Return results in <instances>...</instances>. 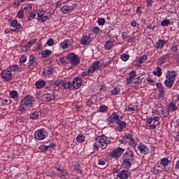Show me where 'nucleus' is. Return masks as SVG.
<instances>
[{
    "mask_svg": "<svg viewBox=\"0 0 179 179\" xmlns=\"http://www.w3.org/2000/svg\"><path fill=\"white\" fill-rule=\"evenodd\" d=\"M168 110L171 113H174L176 110H177V106L174 104L173 103H170L168 106Z\"/></svg>",
    "mask_w": 179,
    "mask_h": 179,
    "instance_id": "nucleus-34",
    "label": "nucleus"
},
{
    "mask_svg": "<svg viewBox=\"0 0 179 179\" xmlns=\"http://www.w3.org/2000/svg\"><path fill=\"white\" fill-rule=\"evenodd\" d=\"M124 149L118 148L117 149H115L113 151H112L110 153V157H115V159H118L119 157H121V155H122V153H124Z\"/></svg>",
    "mask_w": 179,
    "mask_h": 179,
    "instance_id": "nucleus-7",
    "label": "nucleus"
},
{
    "mask_svg": "<svg viewBox=\"0 0 179 179\" xmlns=\"http://www.w3.org/2000/svg\"><path fill=\"white\" fill-rule=\"evenodd\" d=\"M49 47H52V45H54L55 44V42L54 41L53 38H49L46 43Z\"/></svg>",
    "mask_w": 179,
    "mask_h": 179,
    "instance_id": "nucleus-56",
    "label": "nucleus"
},
{
    "mask_svg": "<svg viewBox=\"0 0 179 179\" xmlns=\"http://www.w3.org/2000/svg\"><path fill=\"white\" fill-rule=\"evenodd\" d=\"M105 138H100V136H97L95 138V142L92 145V149L93 150H95L96 152L99 151V149L100 148V143L104 142Z\"/></svg>",
    "mask_w": 179,
    "mask_h": 179,
    "instance_id": "nucleus-9",
    "label": "nucleus"
},
{
    "mask_svg": "<svg viewBox=\"0 0 179 179\" xmlns=\"http://www.w3.org/2000/svg\"><path fill=\"white\" fill-rule=\"evenodd\" d=\"M167 43V41H165L164 39H159L155 43V48L156 50H162L166 45V43Z\"/></svg>",
    "mask_w": 179,
    "mask_h": 179,
    "instance_id": "nucleus-17",
    "label": "nucleus"
},
{
    "mask_svg": "<svg viewBox=\"0 0 179 179\" xmlns=\"http://www.w3.org/2000/svg\"><path fill=\"white\" fill-rule=\"evenodd\" d=\"M10 24L12 27H15L13 29H11V31H15V33H17V31L22 29V25L20 24H17V20H11Z\"/></svg>",
    "mask_w": 179,
    "mask_h": 179,
    "instance_id": "nucleus-15",
    "label": "nucleus"
},
{
    "mask_svg": "<svg viewBox=\"0 0 179 179\" xmlns=\"http://www.w3.org/2000/svg\"><path fill=\"white\" fill-rule=\"evenodd\" d=\"M100 65V62H94L91 66H90V71L94 73L96 69H99Z\"/></svg>",
    "mask_w": 179,
    "mask_h": 179,
    "instance_id": "nucleus-25",
    "label": "nucleus"
},
{
    "mask_svg": "<svg viewBox=\"0 0 179 179\" xmlns=\"http://www.w3.org/2000/svg\"><path fill=\"white\" fill-rule=\"evenodd\" d=\"M120 92H121L120 87H115L110 90V96H117V94H120Z\"/></svg>",
    "mask_w": 179,
    "mask_h": 179,
    "instance_id": "nucleus-33",
    "label": "nucleus"
},
{
    "mask_svg": "<svg viewBox=\"0 0 179 179\" xmlns=\"http://www.w3.org/2000/svg\"><path fill=\"white\" fill-rule=\"evenodd\" d=\"M92 104H94V103H93V98L91 97V98H90V99L87 100V106H88V107H91Z\"/></svg>",
    "mask_w": 179,
    "mask_h": 179,
    "instance_id": "nucleus-64",
    "label": "nucleus"
},
{
    "mask_svg": "<svg viewBox=\"0 0 179 179\" xmlns=\"http://www.w3.org/2000/svg\"><path fill=\"white\" fill-rule=\"evenodd\" d=\"M146 59H148V55H143L138 59L137 62H138V64H143Z\"/></svg>",
    "mask_w": 179,
    "mask_h": 179,
    "instance_id": "nucleus-39",
    "label": "nucleus"
},
{
    "mask_svg": "<svg viewBox=\"0 0 179 179\" xmlns=\"http://www.w3.org/2000/svg\"><path fill=\"white\" fill-rule=\"evenodd\" d=\"M51 54H52V52L50 50H43L41 52L43 58H48V57H50V55H51Z\"/></svg>",
    "mask_w": 179,
    "mask_h": 179,
    "instance_id": "nucleus-32",
    "label": "nucleus"
},
{
    "mask_svg": "<svg viewBox=\"0 0 179 179\" xmlns=\"http://www.w3.org/2000/svg\"><path fill=\"white\" fill-rule=\"evenodd\" d=\"M54 146H55V143H50V145H41L39 147L40 150H41V152H47V150H48V149H52V148H54Z\"/></svg>",
    "mask_w": 179,
    "mask_h": 179,
    "instance_id": "nucleus-27",
    "label": "nucleus"
},
{
    "mask_svg": "<svg viewBox=\"0 0 179 179\" xmlns=\"http://www.w3.org/2000/svg\"><path fill=\"white\" fill-rule=\"evenodd\" d=\"M128 174H129L128 171L123 170V171H121L119 173V174L117 175V178H120V179H128Z\"/></svg>",
    "mask_w": 179,
    "mask_h": 179,
    "instance_id": "nucleus-23",
    "label": "nucleus"
},
{
    "mask_svg": "<svg viewBox=\"0 0 179 179\" xmlns=\"http://www.w3.org/2000/svg\"><path fill=\"white\" fill-rule=\"evenodd\" d=\"M43 73L44 76H50L51 73H52V68L49 67L48 69H45Z\"/></svg>",
    "mask_w": 179,
    "mask_h": 179,
    "instance_id": "nucleus-41",
    "label": "nucleus"
},
{
    "mask_svg": "<svg viewBox=\"0 0 179 179\" xmlns=\"http://www.w3.org/2000/svg\"><path fill=\"white\" fill-rule=\"evenodd\" d=\"M146 6L147 8H152L153 6V0H147Z\"/></svg>",
    "mask_w": 179,
    "mask_h": 179,
    "instance_id": "nucleus-61",
    "label": "nucleus"
},
{
    "mask_svg": "<svg viewBox=\"0 0 179 179\" xmlns=\"http://www.w3.org/2000/svg\"><path fill=\"white\" fill-rule=\"evenodd\" d=\"M108 110V108H107V106H101L99 107L100 113H106V111H107Z\"/></svg>",
    "mask_w": 179,
    "mask_h": 179,
    "instance_id": "nucleus-57",
    "label": "nucleus"
},
{
    "mask_svg": "<svg viewBox=\"0 0 179 179\" xmlns=\"http://www.w3.org/2000/svg\"><path fill=\"white\" fill-rule=\"evenodd\" d=\"M24 9H21L18 11L17 13V17H19V19H23V17H24Z\"/></svg>",
    "mask_w": 179,
    "mask_h": 179,
    "instance_id": "nucleus-49",
    "label": "nucleus"
},
{
    "mask_svg": "<svg viewBox=\"0 0 179 179\" xmlns=\"http://www.w3.org/2000/svg\"><path fill=\"white\" fill-rule=\"evenodd\" d=\"M170 51H171V52H177V51H178V47L177 44L173 43L170 48Z\"/></svg>",
    "mask_w": 179,
    "mask_h": 179,
    "instance_id": "nucleus-48",
    "label": "nucleus"
},
{
    "mask_svg": "<svg viewBox=\"0 0 179 179\" xmlns=\"http://www.w3.org/2000/svg\"><path fill=\"white\" fill-rule=\"evenodd\" d=\"M170 163H171V162L169 160V159L166 157L162 158L160 160V164H162V166L164 167V170H166V167H167V166H169Z\"/></svg>",
    "mask_w": 179,
    "mask_h": 179,
    "instance_id": "nucleus-26",
    "label": "nucleus"
},
{
    "mask_svg": "<svg viewBox=\"0 0 179 179\" xmlns=\"http://www.w3.org/2000/svg\"><path fill=\"white\" fill-rule=\"evenodd\" d=\"M160 117L155 116L154 117H148L146 119L147 127L149 129H156L157 125H160Z\"/></svg>",
    "mask_w": 179,
    "mask_h": 179,
    "instance_id": "nucleus-1",
    "label": "nucleus"
},
{
    "mask_svg": "<svg viewBox=\"0 0 179 179\" xmlns=\"http://www.w3.org/2000/svg\"><path fill=\"white\" fill-rule=\"evenodd\" d=\"M37 65V57L34 55L29 56V62H28L29 66H36Z\"/></svg>",
    "mask_w": 179,
    "mask_h": 179,
    "instance_id": "nucleus-18",
    "label": "nucleus"
},
{
    "mask_svg": "<svg viewBox=\"0 0 179 179\" xmlns=\"http://www.w3.org/2000/svg\"><path fill=\"white\" fill-rule=\"evenodd\" d=\"M60 176L62 178L64 177V178H66V177H68V171L65 169H62L60 171Z\"/></svg>",
    "mask_w": 179,
    "mask_h": 179,
    "instance_id": "nucleus-51",
    "label": "nucleus"
},
{
    "mask_svg": "<svg viewBox=\"0 0 179 179\" xmlns=\"http://www.w3.org/2000/svg\"><path fill=\"white\" fill-rule=\"evenodd\" d=\"M1 78L5 82H9L12 80V72L9 69H5L1 71Z\"/></svg>",
    "mask_w": 179,
    "mask_h": 179,
    "instance_id": "nucleus-5",
    "label": "nucleus"
},
{
    "mask_svg": "<svg viewBox=\"0 0 179 179\" xmlns=\"http://www.w3.org/2000/svg\"><path fill=\"white\" fill-rule=\"evenodd\" d=\"M129 143L130 146H131L132 148L136 147V143L135 142V139H134V138H131Z\"/></svg>",
    "mask_w": 179,
    "mask_h": 179,
    "instance_id": "nucleus-59",
    "label": "nucleus"
},
{
    "mask_svg": "<svg viewBox=\"0 0 179 179\" xmlns=\"http://www.w3.org/2000/svg\"><path fill=\"white\" fill-rule=\"evenodd\" d=\"M62 83H63V81L61 80H56L54 82V85L55 86H57V87H62Z\"/></svg>",
    "mask_w": 179,
    "mask_h": 179,
    "instance_id": "nucleus-52",
    "label": "nucleus"
},
{
    "mask_svg": "<svg viewBox=\"0 0 179 179\" xmlns=\"http://www.w3.org/2000/svg\"><path fill=\"white\" fill-rule=\"evenodd\" d=\"M92 31H93V33H94V34H100V28H99L97 27H94L93 28Z\"/></svg>",
    "mask_w": 179,
    "mask_h": 179,
    "instance_id": "nucleus-63",
    "label": "nucleus"
},
{
    "mask_svg": "<svg viewBox=\"0 0 179 179\" xmlns=\"http://www.w3.org/2000/svg\"><path fill=\"white\" fill-rule=\"evenodd\" d=\"M43 99L45 101H54L55 100V92L54 90H49V92L43 95Z\"/></svg>",
    "mask_w": 179,
    "mask_h": 179,
    "instance_id": "nucleus-8",
    "label": "nucleus"
},
{
    "mask_svg": "<svg viewBox=\"0 0 179 179\" xmlns=\"http://www.w3.org/2000/svg\"><path fill=\"white\" fill-rule=\"evenodd\" d=\"M21 50L24 52L29 51L30 50V46H29L28 45H22L21 46Z\"/></svg>",
    "mask_w": 179,
    "mask_h": 179,
    "instance_id": "nucleus-58",
    "label": "nucleus"
},
{
    "mask_svg": "<svg viewBox=\"0 0 179 179\" xmlns=\"http://www.w3.org/2000/svg\"><path fill=\"white\" fill-rule=\"evenodd\" d=\"M10 71V72H17L20 68H19V66L17 64L10 66L9 67Z\"/></svg>",
    "mask_w": 179,
    "mask_h": 179,
    "instance_id": "nucleus-43",
    "label": "nucleus"
},
{
    "mask_svg": "<svg viewBox=\"0 0 179 179\" xmlns=\"http://www.w3.org/2000/svg\"><path fill=\"white\" fill-rule=\"evenodd\" d=\"M125 157L128 159V160H134V157H135V154H134V151L129 150L125 152Z\"/></svg>",
    "mask_w": 179,
    "mask_h": 179,
    "instance_id": "nucleus-28",
    "label": "nucleus"
},
{
    "mask_svg": "<svg viewBox=\"0 0 179 179\" xmlns=\"http://www.w3.org/2000/svg\"><path fill=\"white\" fill-rule=\"evenodd\" d=\"M71 85L74 89L76 90L79 89V87L82 86V78H80V76L76 77L73 80V83Z\"/></svg>",
    "mask_w": 179,
    "mask_h": 179,
    "instance_id": "nucleus-10",
    "label": "nucleus"
},
{
    "mask_svg": "<svg viewBox=\"0 0 179 179\" xmlns=\"http://www.w3.org/2000/svg\"><path fill=\"white\" fill-rule=\"evenodd\" d=\"M177 77V72L176 71H168L166 74V78L172 79V80H176V78Z\"/></svg>",
    "mask_w": 179,
    "mask_h": 179,
    "instance_id": "nucleus-21",
    "label": "nucleus"
},
{
    "mask_svg": "<svg viewBox=\"0 0 179 179\" xmlns=\"http://www.w3.org/2000/svg\"><path fill=\"white\" fill-rule=\"evenodd\" d=\"M44 86H45V81L44 80H39L36 83V89H42Z\"/></svg>",
    "mask_w": 179,
    "mask_h": 179,
    "instance_id": "nucleus-35",
    "label": "nucleus"
},
{
    "mask_svg": "<svg viewBox=\"0 0 179 179\" xmlns=\"http://www.w3.org/2000/svg\"><path fill=\"white\" fill-rule=\"evenodd\" d=\"M152 74L155 75V76L160 77L162 76V68L157 66V70L152 71Z\"/></svg>",
    "mask_w": 179,
    "mask_h": 179,
    "instance_id": "nucleus-37",
    "label": "nucleus"
},
{
    "mask_svg": "<svg viewBox=\"0 0 179 179\" xmlns=\"http://www.w3.org/2000/svg\"><path fill=\"white\" fill-rule=\"evenodd\" d=\"M99 138H101V139L103 138H105V141H103L101 143H99V146H101V149H107V143H106L107 141V136H99Z\"/></svg>",
    "mask_w": 179,
    "mask_h": 179,
    "instance_id": "nucleus-29",
    "label": "nucleus"
},
{
    "mask_svg": "<svg viewBox=\"0 0 179 179\" xmlns=\"http://www.w3.org/2000/svg\"><path fill=\"white\" fill-rule=\"evenodd\" d=\"M140 85H142V80H141V77H137L134 79L132 87H136L137 86H140Z\"/></svg>",
    "mask_w": 179,
    "mask_h": 179,
    "instance_id": "nucleus-31",
    "label": "nucleus"
},
{
    "mask_svg": "<svg viewBox=\"0 0 179 179\" xmlns=\"http://www.w3.org/2000/svg\"><path fill=\"white\" fill-rule=\"evenodd\" d=\"M105 47V50H111V48H113V42L110 41H108L105 43L104 45Z\"/></svg>",
    "mask_w": 179,
    "mask_h": 179,
    "instance_id": "nucleus-42",
    "label": "nucleus"
},
{
    "mask_svg": "<svg viewBox=\"0 0 179 179\" xmlns=\"http://www.w3.org/2000/svg\"><path fill=\"white\" fill-rule=\"evenodd\" d=\"M118 118H120V116L117 113L114 112L110 116L107 117L106 122L108 125H111V124L117 122L118 121Z\"/></svg>",
    "mask_w": 179,
    "mask_h": 179,
    "instance_id": "nucleus-6",
    "label": "nucleus"
},
{
    "mask_svg": "<svg viewBox=\"0 0 179 179\" xmlns=\"http://www.w3.org/2000/svg\"><path fill=\"white\" fill-rule=\"evenodd\" d=\"M164 85L166 87L171 89V87H173V85H174V80H172L171 78H166L164 82Z\"/></svg>",
    "mask_w": 179,
    "mask_h": 179,
    "instance_id": "nucleus-30",
    "label": "nucleus"
},
{
    "mask_svg": "<svg viewBox=\"0 0 179 179\" xmlns=\"http://www.w3.org/2000/svg\"><path fill=\"white\" fill-rule=\"evenodd\" d=\"M131 159H128L127 158H124L123 159V162L122 163V166L124 167V169H127V170H129L131 167L132 166V164L131 163Z\"/></svg>",
    "mask_w": 179,
    "mask_h": 179,
    "instance_id": "nucleus-22",
    "label": "nucleus"
},
{
    "mask_svg": "<svg viewBox=\"0 0 179 179\" xmlns=\"http://www.w3.org/2000/svg\"><path fill=\"white\" fill-rule=\"evenodd\" d=\"M156 87L159 90V97H164L165 93H164V87L163 86V85H162V83H156Z\"/></svg>",
    "mask_w": 179,
    "mask_h": 179,
    "instance_id": "nucleus-19",
    "label": "nucleus"
},
{
    "mask_svg": "<svg viewBox=\"0 0 179 179\" xmlns=\"http://www.w3.org/2000/svg\"><path fill=\"white\" fill-rule=\"evenodd\" d=\"M60 45L62 47L63 50H66V48H69V47L72 46V42L69 39H66L61 43Z\"/></svg>",
    "mask_w": 179,
    "mask_h": 179,
    "instance_id": "nucleus-24",
    "label": "nucleus"
},
{
    "mask_svg": "<svg viewBox=\"0 0 179 179\" xmlns=\"http://www.w3.org/2000/svg\"><path fill=\"white\" fill-rule=\"evenodd\" d=\"M37 15V11L34 10L29 13V16L32 19H36V15Z\"/></svg>",
    "mask_w": 179,
    "mask_h": 179,
    "instance_id": "nucleus-62",
    "label": "nucleus"
},
{
    "mask_svg": "<svg viewBox=\"0 0 179 179\" xmlns=\"http://www.w3.org/2000/svg\"><path fill=\"white\" fill-rule=\"evenodd\" d=\"M37 15H38L37 19L38 22H41V23H44V22H47V20L50 19L48 16H47L45 13H44V11H39L37 13Z\"/></svg>",
    "mask_w": 179,
    "mask_h": 179,
    "instance_id": "nucleus-12",
    "label": "nucleus"
},
{
    "mask_svg": "<svg viewBox=\"0 0 179 179\" xmlns=\"http://www.w3.org/2000/svg\"><path fill=\"white\" fill-rule=\"evenodd\" d=\"M10 96L12 99H17L19 97V92L15 90H11L10 92Z\"/></svg>",
    "mask_w": 179,
    "mask_h": 179,
    "instance_id": "nucleus-38",
    "label": "nucleus"
},
{
    "mask_svg": "<svg viewBox=\"0 0 179 179\" xmlns=\"http://www.w3.org/2000/svg\"><path fill=\"white\" fill-rule=\"evenodd\" d=\"M33 101H34V97H33L31 95H27L21 101V104H22V106H25V107H27V106H31L33 104Z\"/></svg>",
    "mask_w": 179,
    "mask_h": 179,
    "instance_id": "nucleus-4",
    "label": "nucleus"
},
{
    "mask_svg": "<svg viewBox=\"0 0 179 179\" xmlns=\"http://www.w3.org/2000/svg\"><path fill=\"white\" fill-rule=\"evenodd\" d=\"M36 43H37V38H34V39L29 40L27 45L30 48V47H31L34 44H36Z\"/></svg>",
    "mask_w": 179,
    "mask_h": 179,
    "instance_id": "nucleus-54",
    "label": "nucleus"
},
{
    "mask_svg": "<svg viewBox=\"0 0 179 179\" xmlns=\"http://www.w3.org/2000/svg\"><path fill=\"white\" fill-rule=\"evenodd\" d=\"M75 8H76V3L66 5L61 8V12L66 15L75 10Z\"/></svg>",
    "mask_w": 179,
    "mask_h": 179,
    "instance_id": "nucleus-3",
    "label": "nucleus"
},
{
    "mask_svg": "<svg viewBox=\"0 0 179 179\" xmlns=\"http://www.w3.org/2000/svg\"><path fill=\"white\" fill-rule=\"evenodd\" d=\"M35 139L38 141H43V139L45 138V135L44 134V130L41 129L36 131L34 134Z\"/></svg>",
    "mask_w": 179,
    "mask_h": 179,
    "instance_id": "nucleus-14",
    "label": "nucleus"
},
{
    "mask_svg": "<svg viewBox=\"0 0 179 179\" xmlns=\"http://www.w3.org/2000/svg\"><path fill=\"white\" fill-rule=\"evenodd\" d=\"M66 58L72 66H78L80 64V58L75 53H69Z\"/></svg>",
    "mask_w": 179,
    "mask_h": 179,
    "instance_id": "nucleus-2",
    "label": "nucleus"
},
{
    "mask_svg": "<svg viewBox=\"0 0 179 179\" xmlns=\"http://www.w3.org/2000/svg\"><path fill=\"white\" fill-rule=\"evenodd\" d=\"M121 59L122 61H128L129 59V55H127L125 53H123L122 55H121Z\"/></svg>",
    "mask_w": 179,
    "mask_h": 179,
    "instance_id": "nucleus-53",
    "label": "nucleus"
},
{
    "mask_svg": "<svg viewBox=\"0 0 179 179\" xmlns=\"http://www.w3.org/2000/svg\"><path fill=\"white\" fill-rule=\"evenodd\" d=\"M116 124L119 125L121 128H127V123L125 121H121L120 118H117V121H116Z\"/></svg>",
    "mask_w": 179,
    "mask_h": 179,
    "instance_id": "nucleus-36",
    "label": "nucleus"
},
{
    "mask_svg": "<svg viewBox=\"0 0 179 179\" xmlns=\"http://www.w3.org/2000/svg\"><path fill=\"white\" fill-rule=\"evenodd\" d=\"M62 87H64V89H71V87H72V83L69 81H63Z\"/></svg>",
    "mask_w": 179,
    "mask_h": 179,
    "instance_id": "nucleus-40",
    "label": "nucleus"
},
{
    "mask_svg": "<svg viewBox=\"0 0 179 179\" xmlns=\"http://www.w3.org/2000/svg\"><path fill=\"white\" fill-rule=\"evenodd\" d=\"M90 71V69H88V70L87 71H83L81 73V76L83 78H85V76H90V73H93V72Z\"/></svg>",
    "mask_w": 179,
    "mask_h": 179,
    "instance_id": "nucleus-50",
    "label": "nucleus"
},
{
    "mask_svg": "<svg viewBox=\"0 0 179 179\" xmlns=\"http://www.w3.org/2000/svg\"><path fill=\"white\" fill-rule=\"evenodd\" d=\"M98 24H99V26H104V24H106V19L99 18L98 19Z\"/></svg>",
    "mask_w": 179,
    "mask_h": 179,
    "instance_id": "nucleus-55",
    "label": "nucleus"
},
{
    "mask_svg": "<svg viewBox=\"0 0 179 179\" xmlns=\"http://www.w3.org/2000/svg\"><path fill=\"white\" fill-rule=\"evenodd\" d=\"M38 111H34V113H31L30 118L31 120H37L38 118Z\"/></svg>",
    "mask_w": 179,
    "mask_h": 179,
    "instance_id": "nucleus-45",
    "label": "nucleus"
},
{
    "mask_svg": "<svg viewBox=\"0 0 179 179\" xmlns=\"http://www.w3.org/2000/svg\"><path fill=\"white\" fill-rule=\"evenodd\" d=\"M80 43L82 45H87L88 44H90V43H92V38H90V35L83 36Z\"/></svg>",
    "mask_w": 179,
    "mask_h": 179,
    "instance_id": "nucleus-16",
    "label": "nucleus"
},
{
    "mask_svg": "<svg viewBox=\"0 0 179 179\" xmlns=\"http://www.w3.org/2000/svg\"><path fill=\"white\" fill-rule=\"evenodd\" d=\"M169 58H170V55L169 54L161 56L157 62V65H158V66H162V65L167 62Z\"/></svg>",
    "mask_w": 179,
    "mask_h": 179,
    "instance_id": "nucleus-11",
    "label": "nucleus"
},
{
    "mask_svg": "<svg viewBox=\"0 0 179 179\" xmlns=\"http://www.w3.org/2000/svg\"><path fill=\"white\" fill-rule=\"evenodd\" d=\"M138 149L140 151V153L143 155V156H145V155L149 153V148L142 143L138 145Z\"/></svg>",
    "mask_w": 179,
    "mask_h": 179,
    "instance_id": "nucleus-13",
    "label": "nucleus"
},
{
    "mask_svg": "<svg viewBox=\"0 0 179 179\" xmlns=\"http://www.w3.org/2000/svg\"><path fill=\"white\" fill-rule=\"evenodd\" d=\"M27 61V57L26 55H22L20 59V64H24Z\"/></svg>",
    "mask_w": 179,
    "mask_h": 179,
    "instance_id": "nucleus-60",
    "label": "nucleus"
},
{
    "mask_svg": "<svg viewBox=\"0 0 179 179\" xmlns=\"http://www.w3.org/2000/svg\"><path fill=\"white\" fill-rule=\"evenodd\" d=\"M10 103H12V101L9 98L6 99H2V101H1L2 106H9V104H10Z\"/></svg>",
    "mask_w": 179,
    "mask_h": 179,
    "instance_id": "nucleus-46",
    "label": "nucleus"
},
{
    "mask_svg": "<svg viewBox=\"0 0 179 179\" xmlns=\"http://www.w3.org/2000/svg\"><path fill=\"white\" fill-rule=\"evenodd\" d=\"M170 23H171V21L170 20H164L161 22V26H162V27H166L168 24H170Z\"/></svg>",
    "mask_w": 179,
    "mask_h": 179,
    "instance_id": "nucleus-47",
    "label": "nucleus"
},
{
    "mask_svg": "<svg viewBox=\"0 0 179 179\" xmlns=\"http://www.w3.org/2000/svg\"><path fill=\"white\" fill-rule=\"evenodd\" d=\"M76 141L78 143H83V142H85V136L79 134L76 138Z\"/></svg>",
    "mask_w": 179,
    "mask_h": 179,
    "instance_id": "nucleus-44",
    "label": "nucleus"
},
{
    "mask_svg": "<svg viewBox=\"0 0 179 179\" xmlns=\"http://www.w3.org/2000/svg\"><path fill=\"white\" fill-rule=\"evenodd\" d=\"M129 78H126V83L129 84L131 83V80H132V79H135V78H136V71L133 70L131 71H130L129 73Z\"/></svg>",
    "mask_w": 179,
    "mask_h": 179,
    "instance_id": "nucleus-20",
    "label": "nucleus"
}]
</instances>
